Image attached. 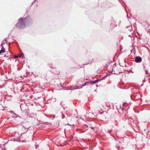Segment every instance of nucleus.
I'll use <instances>...</instances> for the list:
<instances>
[{
    "instance_id": "1",
    "label": "nucleus",
    "mask_w": 150,
    "mask_h": 150,
    "mask_svg": "<svg viewBox=\"0 0 150 150\" xmlns=\"http://www.w3.org/2000/svg\"><path fill=\"white\" fill-rule=\"evenodd\" d=\"M19 22L16 24V27L19 28H24L26 26V23L27 21L26 18H20Z\"/></svg>"
},
{
    "instance_id": "2",
    "label": "nucleus",
    "mask_w": 150,
    "mask_h": 150,
    "mask_svg": "<svg viewBox=\"0 0 150 150\" xmlns=\"http://www.w3.org/2000/svg\"><path fill=\"white\" fill-rule=\"evenodd\" d=\"M20 139L22 142H27L29 141L28 137L26 135H22Z\"/></svg>"
},
{
    "instance_id": "3",
    "label": "nucleus",
    "mask_w": 150,
    "mask_h": 150,
    "mask_svg": "<svg viewBox=\"0 0 150 150\" xmlns=\"http://www.w3.org/2000/svg\"><path fill=\"white\" fill-rule=\"evenodd\" d=\"M142 58L140 57H136L135 61L136 62L139 63L142 61Z\"/></svg>"
},
{
    "instance_id": "4",
    "label": "nucleus",
    "mask_w": 150,
    "mask_h": 150,
    "mask_svg": "<svg viewBox=\"0 0 150 150\" xmlns=\"http://www.w3.org/2000/svg\"><path fill=\"white\" fill-rule=\"evenodd\" d=\"M5 52V50L3 47H2V49L0 51V54Z\"/></svg>"
},
{
    "instance_id": "5",
    "label": "nucleus",
    "mask_w": 150,
    "mask_h": 150,
    "mask_svg": "<svg viewBox=\"0 0 150 150\" xmlns=\"http://www.w3.org/2000/svg\"><path fill=\"white\" fill-rule=\"evenodd\" d=\"M74 122H70L67 123V124L70 125H74Z\"/></svg>"
},
{
    "instance_id": "6",
    "label": "nucleus",
    "mask_w": 150,
    "mask_h": 150,
    "mask_svg": "<svg viewBox=\"0 0 150 150\" xmlns=\"http://www.w3.org/2000/svg\"><path fill=\"white\" fill-rule=\"evenodd\" d=\"M99 81V80H96L95 81H92V83H94V84H95V83H97V82H98Z\"/></svg>"
},
{
    "instance_id": "7",
    "label": "nucleus",
    "mask_w": 150,
    "mask_h": 150,
    "mask_svg": "<svg viewBox=\"0 0 150 150\" xmlns=\"http://www.w3.org/2000/svg\"><path fill=\"white\" fill-rule=\"evenodd\" d=\"M6 40H4L2 41V44H1V46L2 47H3V45L4 44L5 42H6Z\"/></svg>"
},
{
    "instance_id": "8",
    "label": "nucleus",
    "mask_w": 150,
    "mask_h": 150,
    "mask_svg": "<svg viewBox=\"0 0 150 150\" xmlns=\"http://www.w3.org/2000/svg\"><path fill=\"white\" fill-rule=\"evenodd\" d=\"M14 58L15 59H16V58H18V56H17L16 55H15L14 57Z\"/></svg>"
},
{
    "instance_id": "9",
    "label": "nucleus",
    "mask_w": 150,
    "mask_h": 150,
    "mask_svg": "<svg viewBox=\"0 0 150 150\" xmlns=\"http://www.w3.org/2000/svg\"><path fill=\"white\" fill-rule=\"evenodd\" d=\"M86 83H84V84H83L84 86H85L86 85Z\"/></svg>"
},
{
    "instance_id": "10",
    "label": "nucleus",
    "mask_w": 150,
    "mask_h": 150,
    "mask_svg": "<svg viewBox=\"0 0 150 150\" xmlns=\"http://www.w3.org/2000/svg\"><path fill=\"white\" fill-rule=\"evenodd\" d=\"M19 57H21V55H20V56H19Z\"/></svg>"
},
{
    "instance_id": "11",
    "label": "nucleus",
    "mask_w": 150,
    "mask_h": 150,
    "mask_svg": "<svg viewBox=\"0 0 150 150\" xmlns=\"http://www.w3.org/2000/svg\"><path fill=\"white\" fill-rule=\"evenodd\" d=\"M2 150H6V149H2Z\"/></svg>"
},
{
    "instance_id": "12",
    "label": "nucleus",
    "mask_w": 150,
    "mask_h": 150,
    "mask_svg": "<svg viewBox=\"0 0 150 150\" xmlns=\"http://www.w3.org/2000/svg\"><path fill=\"white\" fill-rule=\"evenodd\" d=\"M91 129H93V127H92V128H91Z\"/></svg>"
}]
</instances>
